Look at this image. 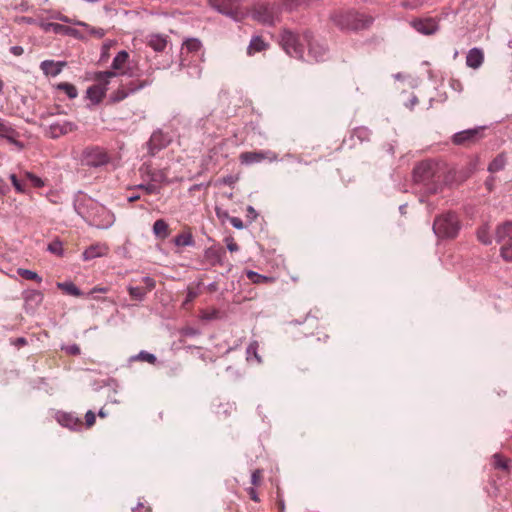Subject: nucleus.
Here are the masks:
<instances>
[{"mask_svg":"<svg viewBox=\"0 0 512 512\" xmlns=\"http://www.w3.org/2000/svg\"><path fill=\"white\" fill-rule=\"evenodd\" d=\"M114 42L113 41H106L102 44V47H101V55H100V61H105L109 58L110 56V48L113 46Z\"/></svg>","mask_w":512,"mask_h":512,"instance_id":"a18cd8bd","label":"nucleus"},{"mask_svg":"<svg viewBox=\"0 0 512 512\" xmlns=\"http://www.w3.org/2000/svg\"><path fill=\"white\" fill-rule=\"evenodd\" d=\"M215 213H216V216L218 217V219H220L222 221H224L225 219L229 220V218H230L228 211L223 210L222 208H220L218 206L215 207Z\"/></svg>","mask_w":512,"mask_h":512,"instance_id":"13d9d810","label":"nucleus"},{"mask_svg":"<svg viewBox=\"0 0 512 512\" xmlns=\"http://www.w3.org/2000/svg\"><path fill=\"white\" fill-rule=\"evenodd\" d=\"M460 229L459 219L454 213L437 217L433 224L435 234L440 238H454Z\"/></svg>","mask_w":512,"mask_h":512,"instance_id":"20e7f679","label":"nucleus"},{"mask_svg":"<svg viewBox=\"0 0 512 512\" xmlns=\"http://www.w3.org/2000/svg\"><path fill=\"white\" fill-rule=\"evenodd\" d=\"M128 97V93L126 92V89L124 88V85H120V87L112 92L108 99V104H116Z\"/></svg>","mask_w":512,"mask_h":512,"instance_id":"7c9ffc66","label":"nucleus"},{"mask_svg":"<svg viewBox=\"0 0 512 512\" xmlns=\"http://www.w3.org/2000/svg\"><path fill=\"white\" fill-rule=\"evenodd\" d=\"M134 188L144 190L147 194H156L159 192V189L154 184H138Z\"/></svg>","mask_w":512,"mask_h":512,"instance_id":"de8ad7c7","label":"nucleus"},{"mask_svg":"<svg viewBox=\"0 0 512 512\" xmlns=\"http://www.w3.org/2000/svg\"><path fill=\"white\" fill-rule=\"evenodd\" d=\"M226 251L222 246H211L205 250L204 257L212 266L221 265Z\"/></svg>","mask_w":512,"mask_h":512,"instance_id":"f3484780","label":"nucleus"},{"mask_svg":"<svg viewBox=\"0 0 512 512\" xmlns=\"http://www.w3.org/2000/svg\"><path fill=\"white\" fill-rule=\"evenodd\" d=\"M149 176L152 182L168 183L167 176L162 170L150 171Z\"/></svg>","mask_w":512,"mask_h":512,"instance_id":"58836bf2","label":"nucleus"},{"mask_svg":"<svg viewBox=\"0 0 512 512\" xmlns=\"http://www.w3.org/2000/svg\"><path fill=\"white\" fill-rule=\"evenodd\" d=\"M10 191L8 184L0 177V195L4 196Z\"/></svg>","mask_w":512,"mask_h":512,"instance_id":"e2e57ef3","label":"nucleus"},{"mask_svg":"<svg viewBox=\"0 0 512 512\" xmlns=\"http://www.w3.org/2000/svg\"><path fill=\"white\" fill-rule=\"evenodd\" d=\"M86 98H88L91 101V105H88V108H91V106L100 104L105 98V96L103 94V90L100 89V86H96L94 84L87 88Z\"/></svg>","mask_w":512,"mask_h":512,"instance_id":"412c9836","label":"nucleus"},{"mask_svg":"<svg viewBox=\"0 0 512 512\" xmlns=\"http://www.w3.org/2000/svg\"><path fill=\"white\" fill-rule=\"evenodd\" d=\"M258 23L273 25L278 19V8L275 5L261 4L258 5Z\"/></svg>","mask_w":512,"mask_h":512,"instance_id":"2eb2a0df","label":"nucleus"},{"mask_svg":"<svg viewBox=\"0 0 512 512\" xmlns=\"http://www.w3.org/2000/svg\"><path fill=\"white\" fill-rule=\"evenodd\" d=\"M93 79L98 83L105 81L104 71H96L93 74Z\"/></svg>","mask_w":512,"mask_h":512,"instance_id":"69168bd1","label":"nucleus"},{"mask_svg":"<svg viewBox=\"0 0 512 512\" xmlns=\"http://www.w3.org/2000/svg\"><path fill=\"white\" fill-rule=\"evenodd\" d=\"M25 176L35 188L44 187V185H45L44 180L42 178H40L39 176L35 175L34 173L26 172Z\"/></svg>","mask_w":512,"mask_h":512,"instance_id":"a19ab883","label":"nucleus"},{"mask_svg":"<svg viewBox=\"0 0 512 512\" xmlns=\"http://www.w3.org/2000/svg\"><path fill=\"white\" fill-rule=\"evenodd\" d=\"M331 21L342 31H358L369 27L373 18L355 10H338L331 14Z\"/></svg>","mask_w":512,"mask_h":512,"instance_id":"f03ea898","label":"nucleus"},{"mask_svg":"<svg viewBox=\"0 0 512 512\" xmlns=\"http://www.w3.org/2000/svg\"><path fill=\"white\" fill-rule=\"evenodd\" d=\"M127 291L133 300H136L139 302L143 301L147 295V289H144L143 287H139V286L129 285L127 287Z\"/></svg>","mask_w":512,"mask_h":512,"instance_id":"cd10ccee","label":"nucleus"},{"mask_svg":"<svg viewBox=\"0 0 512 512\" xmlns=\"http://www.w3.org/2000/svg\"><path fill=\"white\" fill-rule=\"evenodd\" d=\"M438 172L439 169L436 163L432 161H423L414 168V181L425 185L436 183L440 180Z\"/></svg>","mask_w":512,"mask_h":512,"instance_id":"423d86ee","label":"nucleus"},{"mask_svg":"<svg viewBox=\"0 0 512 512\" xmlns=\"http://www.w3.org/2000/svg\"><path fill=\"white\" fill-rule=\"evenodd\" d=\"M24 300V310L27 314H34L38 307L42 304L44 294L39 290L26 289L22 293Z\"/></svg>","mask_w":512,"mask_h":512,"instance_id":"9d476101","label":"nucleus"},{"mask_svg":"<svg viewBox=\"0 0 512 512\" xmlns=\"http://www.w3.org/2000/svg\"><path fill=\"white\" fill-rule=\"evenodd\" d=\"M56 419L61 426L66 427L72 431H81L83 427L81 419L71 412L59 411L56 413Z\"/></svg>","mask_w":512,"mask_h":512,"instance_id":"ddd939ff","label":"nucleus"},{"mask_svg":"<svg viewBox=\"0 0 512 512\" xmlns=\"http://www.w3.org/2000/svg\"><path fill=\"white\" fill-rule=\"evenodd\" d=\"M78 129V126L74 122L65 121L64 123H53L49 126L48 135L52 139H57L60 136L66 135L70 132H74Z\"/></svg>","mask_w":512,"mask_h":512,"instance_id":"dca6fc26","label":"nucleus"},{"mask_svg":"<svg viewBox=\"0 0 512 512\" xmlns=\"http://www.w3.org/2000/svg\"><path fill=\"white\" fill-rule=\"evenodd\" d=\"M198 291L192 287H188L187 288V295H186V298L185 300L183 301L182 303V306H186L188 305L189 303L193 302L194 299L198 296Z\"/></svg>","mask_w":512,"mask_h":512,"instance_id":"09e8293b","label":"nucleus"},{"mask_svg":"<svg viewBox=\"0 0 512 512\" xmlns=\"http://www.w3.org/2000/svg\"><path fill=\"white\" fill-rule=\"evenodd\" d=\"M67 65L66 61H53V60H44L40 64V68L43 73L47 76L55 77L59 75L62 69Z\"/></svg>","mask_w":512,"mask_h":512,"instance_id":"a211bd4d","label":"nucleus"},{"mask_svg":"<svg viewBox=\"0 0 512 512\" xmlns=\"http://www.w3.org/2000/svg\"><path fill=\"white\" fill-rule=\"evenodd\" d=\"M477 238L481 243L485 245H489L492 243V238L490 236V228L488 225H483L479 227V229L477 230Z\"/></svg>","mask_w":512,"mask_h":512,"instance_id":"473e14b6","label":"nucleus"},{"mask_svg":"<svg viewBox=\"0 0 512 512\" xmlns=\"http://www.w3.org/2000/svg\"><path fill=\"white\" fill-rule=\"evenodd\" d=\"M104 75H105V79H107L109 81L110 78H113V77H116V76H119V75H128L129 77H134V73L133 71L128 68L127 70H124V71H121L119 72V70H106L104 71Z\"/></svg>","mask_w":512,"mask_h":512,"instance_id":"ea45409f","label":"nucleus"},{"mask_svg":"<svg viewBox=\"0 0 512 512\" xmlns=\"http://www.w3.org/2000/svg\"><path fill=\"white\" fill-rule=\"evenodd\" d=\"M484 61V53L479 48H472L466 56V64L468 67L478 69Z\"/></svg>","mask_w":512,"mask_h":512,"instance_id":"6ab92c4d","label":"nucleus"},{"mask_svg":"<svg viewBox=\"0 0 512 512\" xmlns=\"http://www.w3.org/2000/svg\"><path fill=\"white\" fill-rule=\"evenodd\" d=\"M148 45L156 52H163L167 46V38L161 34L150 36Z\"/></svg>","mask_w":512,"mask_h":512,"instance_id":"a878e982","label":"nucleus"},{"mask_svg":"<svg viewBox=\"0 0 512 512\" xmlns=\"http://www.w3.org/2000/svg\"><path fill=\"white\" fill-rule=\"evenodd\" d=\"M451 87H452L454 90H458V91H462V90H463V85H462V83H461L459 80H456V79H452V80H451Z\"/></svg>","mask_w":512,"mask_h":512,"instance_id":"774afa93","label":"nucleus"},{"mask_svg":"<svg viewBox=\"0 0 512 512\" xmlns=\"http://www.w3.org/2000/svg\"><path fill=\"white\" fill-rule=\"evenodd\" d=\"M257 157H258V162L265 160V159L272 161L276 158V155L274 153H270V152H267V153L258 152Z\"/></svg>","mask_w":512,"mask_h":512,"instance_id":"bf43d9fd","label":"nucleus"},{"mask_svg":"<svg viewBox=\"0 0 512 512\" xmlns=\"http://www.w3.org/2000/svg\"><path fill=\"white\" fill-rule=\"evenodd\" d=\"M142 282L145 284L143 288L147 289V293L152 291L156 286L155 280L149 276L142 277Z\"/></svg>","mask_w":512,"mask_h":512,"instance_id":"3c124183","label":"nucleus"},{"mask_svg":"<svg viewBox=\"0 0 512 512\" xmlns=\"http://www.w3.org/2000/svg\"><path fill=\"white\" fill-rule=\"evenodd\" d=\"M208 5L218 13L225 15L235 22H240L250 16L256 20V8L251 9L243 6L240 0H207Z\"/></svg>","mask_w":512,"mask_h":512,"instance_id":"7ed1b4c3","label":"nucleus"},{"mask_svg":"<svg viewBox=\"0 0 512 512\" xmlns=\"http://www.w3.org/2000/svg\"><path fill=\"white\" fill-rule=\"evenodd\" d=\"M225 241H226V244H227V249H228L230 252L238 251L239 246H238V244L234 241L233 237H231V236L226 237V238H225Z\"/></svg>","mask_w":512,"mask_h":512,"instance_id":"4d7b16f0","label":"nucleus"},{"mask_svg":"<svg viewBox=\"0 0 512 512\" xmlns=\"http://www.w3.org/2000/svg\"><path fill=\"white\" fill-rule=\"evenodd\" d=\"M52 18H54L56 20H59V21H62L64 23H69V24H73V25H76V26L89 27V24H87V23H85L83 21L70 19L69 17L61 14L60 12H58L55 15H53Z\"/></svg>","mask_w":512,"mask_h":512,"instance_id":"e433bc0d","label":"nucleus"},{"mask_svg":"<svg viewBox=\"0 0 512 512\" xmlns=\"http://www.w3.org/2000/svg\"><path fill=\"white\" fill-rule=\"evenodd\" d=\"M153 234L156 238L164 240L169 236V226L164 219H158L153 224Z\"/></svg>","mask_w":512,"mask_h":512,"instance_id":"393cba45","label":"nucleus"},{"mask_svg":"<svg viewBox=\"0 0 512 512\" xmlns=\"http://www.w3.org/2000/svg\"><path fill=\"white\" fill-rule=\"evenodd\" d=\"M134 360L146 361L150 364H155L157 361V357L155 354L149 353L147 351H140L136 356L132 357Z\"/></svg>","mask_w":512,"mask_h":512,"instance_id":"4c0bfd02","label":"nucleus"},{"mask_svg":"<svg viewBox=\"0 0 512 512\" xmlns=\"http://www.w3.org/2000/svg\"><path fill=\"white\" fill-rule=\"evenodd\" d=\"M497 241L501 243L500 253L507 262H512V221H507L497 227Z\"/></svg>","mask_w":512,"mask_h":512,"instance_id":"0eeeda50","label":"nucleus"},{"mask_svg":"<svg viewBox=\"0 0 512 512\" xmlns=\"http://www.w3.org/2000/svg\"><path fill=\"white\" fill-rule=\"evenodd\" d=\"M27 343H28V341L25 337H18L12 341V344L17 348H21V347L27 345Z\"/></svg>","mask_w":512,"mask_h":512,"instance_id":"680f3d73","label":"nucleus"},{"mask_svg":"<svg viewBox=\"0 0 512 512\" xmlns=\"http://www.w3.org/2000/svg\"><path fill=\"white\" fill-rule=\"evenodd\" d=\"M62 349H64L66 351V353H68L69 355L77 356L80 354V347H79V345H77L75 343L68 345L66 347H63Z\"/></svg>","mask_w":512,"mask_h":512,"instance_id":"864d4df0","label":"nucleus"},{"mask_svg":"<svg viewBox=\"0 0 512 512\" xmlns=\"http://www.w3.org/2000/svg\"><path fill=\"white\" fill-rule=\"evenodd\" d=\"M491 464L494 469L510 472L511 460L500 453H495L491 458Z\"/></svg>","mask_w":512,"mask_h":512,"instance_id":"4be33fe9","label":"nucleus"},{"mask_svg":"<svg viewBox=\"0 0 512 512\" xmlns=\"http://www.w3.org/2000/svg\"><path fill=\"white\" fill-rule=\"evenodd\" d=\"M56 286L64 293L74 297H82L85 295L84 292L79 287H77L72 281L57 282Z\"/></svg>","mask_w":512,"mask_h":512,"instance_id":"b1692460","label":"nucleus"},{"mask_svg":"<svg viewBox=\"0 0 512 512\" xmlns=\"http://www.w3.org/2000/svg\"><path fill=\"white\" fill-rule=\"evenodd\" d=\"M19 136L20 133L17 130L0 118V138L6 139L10 144L21 151L25 148V144L18 140Z\"/></svg>","mask_w":512,"mask_h":512,"instance_id":"9b49d317","label":"nucleus"},{"mask_svg":"<svg viewBox=\"0 0 512 512\" xmlns=\"http://www.w3.org/2000/svg\"><path fill=\"white\" fill-rule=\"evenodd\" d=\"M229 221H230L231 225L238 230L244 228L243 221L238 217H230Z\"/></svg>","mask_w":512,"mask_h":512,"instance_id":"052dcab7","label":"nucleus"},{"mask_svg":"<svg viewBox=\"0 0 512 512\" xmlns=\"http://www.w3.org/2000/svg\"><path fill=\"white\" fill-rule=\"evenodd\" d=\"M236 181V178L232 175H227L225 177H223L222 179H220V182L223 183V184H226V185H233Z\"/></svg>","mask_w":512,"mask_h":512,"instance_id":"0e129e2a","label":"nucleus"},{"mask_svg":"<svg viewBox=\"0 0 512 512\" xmlns=\"http://www.w3.org/2000/svg\"><path fill=\"white\" fill-rule=\"evenodd\" d=\"M86 29H88L89 33L97 38H102L104 37L105 35V30L102 29V28H95V27H91L89 25V27H85Z\"/></svg>","mask_w":512,"mask_h":512,"instance_id":"6e6d98bb","label":"nucleus"},{"mask_svg":"<svg viewBox=\"0 0 512 512\" xmlns=\"http://www.w3.org/2000/svg\"><path fill=\"white\" fill-rule=\"evenodd\" d=\"M239 158L242 164H253L256 162V151L241 153Z\"/></svg>","mask_w":512,"mask_h":512,"instance_id":"37998d69","label":"nucleus"},{"mask_svg":"<svg viewBox=\"0 0 512 512\" xmlns=\"http://www.w3.org/2000/svg\"><path fill=\"white\" fill-rule=\"evenodd\" d=\"M280 43L286 53L295 58L303 57L304 45L308 49V55L315 61L323 60L328 52L324 41L316 39L310 32L295 35L290 31H284Z\"/></svg>","mask_w":512,"mask_h":512,"instance_id":"f257e3e1","label":"nucleus"},{"mask_svg":"<svg viewBox=\"0 0 512 512\" xmlns=\"http://www.w3.org/2000/svg\"><path fill=\"white\" fill-rule=\"evenodd\" d=\"M40 26L45 32L53 31L55 34L67 35L78 40H85V36L81 31L70 26L54 22H41Z\"/></svg>","mask_w":512,"mask_h":512,"instance_id":"1a4fd4ad","label":"nucleus"},{"mask_svg":"<svg viewBox=\"0 0 512 512\" xmlns=\"http://www.w3.org/2000/svg\"><path fill=\"white\" fill-rule=\"evenodd\" d=\"M251 483H252V487H249L247 489L248 491V494L250 496V499L253 500L254 502H256V480H257V477H256V470H253L251 471Z\"/></svg>","mask_w":512,"mask_h":512,"instance_id":"c03bdc74","label":"nucleus"},{"mask_svg":"<svg viewBox=\"0 0 512 512\" xmlns=\"http://www.w3.org/2000/svg\"><path fill=\"white\" fill-rule=\"evenodd\" d=\"M183 46L186 48L188 52L195 53L201 49L202 43L198 38H188L183 43Z\"/></svg>","mask_w":512,"mask_h":512,"instance_id":"c9c22d12","label":"nucleus"},{"mask_svg":"<svg viewBox=\"0 0 512 512\" xmlns=\"http://www.w3.org/2000/svg\"><path fill=\"white\" fill-rule=\"evenodd\" d=\"M129 59V53L126 50L119 51L116 56L113 58L111 68L113 70H122L125 63Z\"/></svg>","mask_w":512,"mask_h":512,"instance_id":"bb28decb","label":"nucleus"},{"mask_svg":"<svg viewBox=\"0 0 512 512\" xmlns=\"http://www.w3.org/2000/svg\"><path fill=\"white\" fill-rule=\"evenodd\" d=\"M152 83H153V80L150 78H146V79L136 78V79H133L123 85H124V88L126 89V92L128 93V96H129L130 94L136 93L137 91L150 86Z\"/></svg>","mask_w":512,"mask_h":512,"instance_id":"aec40b11","label":"nucleus"},{"mask_svg":"<svg viewBox=\"0 0 512 512\" xmlns=\"http://www.w3.org/2000/svg\"><path fill=\"white\" fill-rule=\"evenodd\" d=\"M173 243L180 247L193 246L195 242L191 233H181L173 239Z\"/></svg>","mask_w":512,"mask_h":512,"instance_id":"c756f323","label":"nucleus"},{"mask_svg":"<svg viewBox=\"0 0 512 512\" xmlns=\"http://www.w3.org/2000/svg\"><path fill=\"white\" fill-rule=\"evenodd\" d=\"M246 354H247V360H251L253 358H256V341H252L247 349H246Z\"/></svg>","mask_w":512,"mask_h":512,"instance_id":"603ef678","label":"nucleus"},{"mask_svg":"<svg viewBox=\"0 0 512 512\" xmlns=\"http://www.w3.org/2000/svg\"><path fill=\"white\" fill-rule=\"evenodd\" d=\"M96 422V414L92 410H88L85 414V426L91 428Z\"/></svg>","mask_w":512,"mask_h":512,"instance_id":"8fccbe9b","label":"nucleus"},{"mask_svg":"<svg viewBox=\"0 0 512 512\" xmlns=\"http://www.w3.org/2000/svg\"><path fill=\"white\" fill-rule=\"evenodd\" d=\"M412 27L421 34L432 35L438 31L439 25L435 18H417L411 21Z\"/></svg>","mask_w":512,"mask_h":512,"instance_id":"f8f14e48","label":"nucleus"},{"mask_svg":"<svg viewBox=\"0 0 512 512\" xmlns=\"http://www.w3.org/2000/svg\"><path fill=\"white\" fill-rule=\"evenodd\" d=\"M256 53V32L252 34L249 45L247 47V54L252 56Z\"/></svg>","mask_w":512,"mask_h":512,"instance_id":"5fc2aeb1","label":"nucleus"},{"mask_svg":"<svg viewBox=\"0 0 512 512\" xmlns=\"http://www.w3.org/2000/svg\"><path fill=\"white\" fill-rule=\"evenodd\" d=\"M10 52L15 56H21L24 53V49L22 46H12Z\"/></svg>","mask_w":512,"mask_h":512,"instance_id":"338daca9","label":"nucleus"},{"mask_svg":"<svg viewBox=\"0 0 512 512\" xmlns=\"http://www.w3.org/2000/svg\"><path fill=\"white\" fill-rule=\"evenodd\" d=\"M56 89L63 91L69 99H74L78 95L77 88L75 85L69 83V82H61L56 85Z\"/></svg>","mask_w":512,"mask_h":512,"instance_id":"c85d7f7f","label":"nucleus"},{"mask_svg":"<svg viewBox=\"0 0 512 512\" xmlns=\"http://www.w3.org/2000/svg\"><path fill=\"white\" fill-rule=\"evenodd\" d=\"M9 179L11 180V183L17 192H25V185L18 179L16 174H10Z\"/></svg>","mask_w":512,"mask_h":512,"instance_id":"49530a36","label":"nucleus"},{"mask_svg":"<svg viewBox=\"0 0 512 512\" xmlns=\"http://www.w3.org/2000/svg\"><path fill=\"white\" fill-rule=\"evenodd\" d=\"M17 274L25 280L35 281L37 283L42 282V277L37 272L29 269L18 268Z\"/></svg>","mask_w":512,"mask_h":512,"instance_id":"2f4dec72","label":"nucleus"},{"mask_svg":"<svg viewBox=\"0 0 512 512\" xmlns=\"http://www.w3.org/2000/svg\"><path fill=\"white\" fill-rule=\"evenodd\" d=\"M81 165L90 168L102 167L110 162L107 151L100 146H87L80 157Z\"/></svg>","mask_w":512,"mask_h":512,"instance_id":"39448f33","label":"nucleus"},{"mask_svg":"<svg viewBox=\"0 0 512 512\" xmlns=\"http://www.w3.org/2000/svg\"><path fill=\"white\" fill-rule=\"evenodd\" d=\"M221 317V312L218 309L203 310L201 318L206 321L216 320Z\"/></svg>","mask_w":512,"mask_h":512,"instance_id":"79ce46f5","label":"nucleus"},{"mask_svg":"<svg viewBox=\"0 0 512 512\" xmlns=\"http://www.w3.org/2000/svg\"><path fill=\"white\" fill-rule=\"evenodd\" d=\"M483 137V128L468 129L453 135L452 142L455 145L469 147L477 143Z\"/></svg>","mask_w":512,"mask_h":512,"instance_id":"6e6552de","label":"nucleus"},{"mask_svg":"<svg viewBox=\"0 0 512 512\" xmlns=\"http://www.w3.org/2000/svg\"><path fill=\"white\" fill-rule=\"evenodd\" d=\"M62 242L59 238H55L53 241H51L48 246H47V250L52 253V254H55L57 256H60L62 257L63 254H64V250H63V247H62Z\"/></svg>","mask_w":512,"mask_h":512,"instance_id":"f704fd0d","label":"nucleus"},{"mask_svg":"<svg viewBox=\"0 0 512 512\" xmlns=\"http://www.w3.org/2000/svg\"><path fill=\"white\" fill-rule=\"evenodd\" d=\"M169 144V141L166 139L164 133L158 129L154 131L147 142L148 153L151 156H155L156 153L166 148Z\"/></svg>","mask_w":512,"mask_h":512,"instance_id":"4468645a","label":"nucleus"},{"mask_svg":"<svg viewBox=\"0 0 512 512\" xmlns=\"http://www.w3.org/2000/svg\"><path fill=\"white\" fill-rule=\"evenodd\" d=\"M103 250H107V247L100 244H93L86 248L82 254L83 260L88 261L97 257H101L105 254Z\"/></svg>","mask_w":512,"mask_h":512,"instance_id":"5701e85b","label":"nucleus"},{"mask_svg":"<svg viewBox=\"0 0 512 512\" xmlns=\"http://www.w3.org/2000/svg\"><path fill=\"white\" fill-rule=\"evenodd\" d=\"M506 159L503 155H498L495 157L492 162L488 166V170L491 173L498 172L505 167Z\"/></svg>","mask_w":512,"mask_h":512,"instance_id":"72a5a7b5","label":"nucleus"}]
</instances>
